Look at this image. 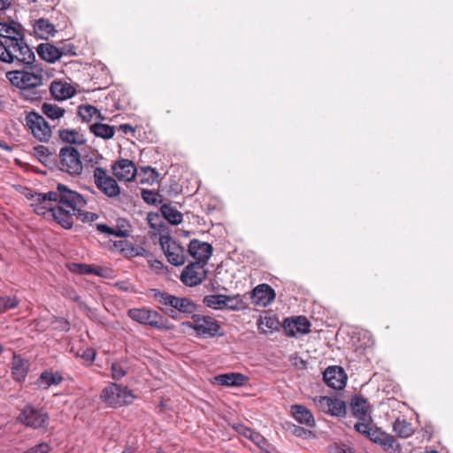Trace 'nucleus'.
<instances>
[{
    "mask_svg": "<svg viewBox=\"0 0 453 453\" xmlns=\"http://www.w3.org/2000/svg\"><path fill=\"white\" fill-rule=\"evenodd\" d=\"M369 439L380 445L388 453H396L400 450L399 445L394 437L378 427H374V431L371 433Z\"/></svg>",
    "mask_w": 453,
    "mask_h": 453,
    "instance_id": "obj_16",
    "label": "nucleus"
},
{
    "mask_svg": "<svg viewBox=\"0 0 453 453\" xmlns=\"http://www.w3.org/2000/svg\"><path fill=\"white\" fill-rule=\"evenodd\" d=\"M153 297L161 305L170 307L165 312L173 319L176 318V311L183 314H192L196 310V303L188 297H178L158 289H153Z\"/></svg>",
    "mask_w": 453,
    "mask_h": 453,
    "instance_id": "obj_4",
    "label": "nucleus"
},
{
    "mask_svg": "<svg viewBox=\"0 0 453 453\" xmlns=\"http://www.w3.org/2000/svg\"><path fill=\"white\" fill-rule=\"evenodd\" d=\"M9 5L8 0H0V11L5 10Z\"/></svg>",
    "mask_w": 453,
    "mask_h": 453,
    "instance_id": "obj_58",
    "label": "nucleus"
},
{
    "mask_svg": "<svg viewBox=\"0 0 453 453\" xmlns=\"http://www.w3.org/2000/svg\"><path fill=\"white\" fill-rule=\"evenodd\" d=\"M225 302L226 295L224 294L207 295L203 299V303L206 307L219 311L225 310Z\"/></svg>",
    "mask_w": 453,
    "mask_h": 453,
    "instance_id": "obj_32",
    "label": "nucleus"
},
{
    "mask_svg": "<svg viewBox=\"0 0 453 453\" xmlns=\"http://www.w3.org/2000/svg\"><path fill=\"white\" fill-rule=\"evenodd\" d=\"M203 265L192 263L187 265L180 274V280L188 287L199 285L205 277V272L203 269Z\"/></svg>",
    "mask_w": 453,
    "mask_h": 453,
    "instance_id": "obj_15",
    "label": "nucleus"
},
{
    "mask_svg": "<svg viewBox=\"0 0 453 453\" xmlns=\"http://www.w3.org/2000/svg\"><path fill=\"white\" fill-rule=\"evenodd\" d=\"M50 449L51 448L48 443L42 442L30 448L25 453H49Z\"/></svg>",
    "mask_w": 453,
    "mask_h": 453,
    "instance_id": "obj_46",
    "label": "nucleus"
},
{
    "mask_svg": "<svg viewBox=\"0 0 453 453\" xmlns=\"http://www.w3.org/2000/svg\"><path fill=\"white\" fill-rule=\"evenodd\" d=\"M162 250L168 262L175 266L182 265L186 261V252L183 247L169 235H162L159 239Z\"/></svg>",
    "mask_w": 453,
    "mask_h": 453,
    "instance_id": "obj_10",
    "label": "nucleus"
},
{
    "mask_svg": "<svg viewBox=\"0 0 453 453\" xmlns=\"http://www.w3.org/2000/svg\"><path fill=\"white\" fill-rule=\"evenodd\" d=\"M18 420L27 427L45 431L50 424V416L42 408L27 404L21 410Z\"/></svg>",
    "mask_w": 453,
    "mask_h": 453,
    "instance_id": "obj_5",
    "label": "nucleus"
},
{
    "mask_svg": "<svg viewBox=\"0 0 453 453\" xmlns=\"http://www.w3.org/2000/svg\"><path fill=\"white\" fill-rule=\"evenodd\" d=\"M59 169L72 176L80 175L83 166L81 154L77 149L72 146H65L59 151Z\"/></svg>",
    "mask_w": 453,
    "mask_h": 453,
    "instance_id": "obj_9",
    "label": "nucleus"
},
{
    "mask_svg": "<svg viewBox=\"0 0 453 453\" xmlns=\"http://www.w3.org/2000/svg\"><path fill=\"white\" fill-rule=\"evenodd\" d=\"M26 125L34 137L40 142H48L51 137V128L45 119L37 112L31 111L26 116Z\"/></svg>",
    "mask_w": 453,
    "mask_h": 453,
    "instance_id": "obj_11",
    "label": "nucleus"
},
{
    "mask_svg": "<svg viewBox=\"0 0 453 453\" xmlns=\"http://www.w3.org/2000/svg\"><path fill=\"white\" fill-rule=\"evenodd\" d=\"M93 176L97 188L108 197H117L120 194L116 180L108 175L104 168L96 167Z\"/></svg>",
    "mask_w": 453,
    "mask_h": 453,
    "instance_id": "obj_12",
    "label": "nucleus"
},
{
    "mask_svg": "<svg viewBox=\"0 0 453 453\" xmlns=\"http://www.w3.org/2000/svg\"><path fill=\"white\" fill-rule=\"evenodd\" d=\"M323 379L328 387L334 389H342L346 385L347 375L342 368L329 366L325 370Z\"/></svg>",
    "mask_w": 453,
    "mask_h": 453,
    "instance_id": "obj_19",
    "label": "nucleus"
},
{
    "mask_svg": "<svg viewBox=\"0 0 453 453\" xmlns=\"http://www.w3.org/2000/svg\"><path fill=\"white\" fill-rule=\"evenodd\" d=\"M59 137L62 141L73 144H83L85 139L81 134L74 129H63L59 131Z\"/></svg>",
    "mask_w": 453,
    "mask_h": 453,
    "instance_id": "obj_34",
    "label": "nucleus"
},
{
    "mask_svg": "<svg viewBox=\"0 0 453 453\" xmlns=\"http://www.w3.org/2000/svg\"><path fill=\"white\" fill-rule=\"evenodd\" d=\"M141 171L142 173L141 183H153L157 181L158 173L154 168L150 166H145L142 167Z\"/></svg>",
    "mask_w": 453,
    "mask_h": 453,
    "instance_id": "obj_41",
    "label": "nucleus"
},
{
    "mask_svg": "<svg viewBox=\"0 0 453 453\" xmlns=\"http://www.w3.org/2000/svg\"><path fill=\"white\" fill-rule=\"evenodd\" d=\"M2 303L4 306V312L10 309L17 307V305L19 304V301L15 296H4L2 297Z\"/></svg>",
    "mask_w": 453,
    "mask_h": 453,
    "instance_id": "obj_43",
    "label": "nucleus"
},
{
    "mask_svg": "<svg viewBox=\"0 0 453 453\" xmlns=\"http://www.w3.org/2000/svg\"><path fill=\"white\" fill-rule=\"evenodd\" d=\"M42 113L50 119H59L65 115V109L52 103H43L42 105Z\"/></svg>",
    "mask_w": 453,
    "mask_h": 453,
    "instance_id": "obj_33",
    "label": "nucleus"
},
{
    "mask_svg": "<svg viewBox=\"0 0 453 453\" xmlns=\"http://www.w3.org/2000/svg\"><path fill=\"white\" fill-rule=\"evenodd\" d=\"M283 328L288 336L297 337L310 333L311 323L305 317L297 316L286 319L283 322Z\"/></svg>",
    "mask_w": 453,
    "mask_h": 453,
    "instance_id": "obj_14",
    "label": "nucleus"
},
{
    "mask_svg": "<svg viewBox=\"0 0 453 453\" xmlns=\"http://www.w3.org/2000/svg\"><path fill=\"white\" fill-rule=\"evenodd\" d=\"M122 453H130V452H126V451H124V452H122Z\"/></svg>",
    "mask_w": 453,
    "mask_h": 453,
    "instance_id": "obj_63",
    "label": "nucleus"
},
{
    "mask_svg": "<svg viewBox=\"0 0 453 453\" xmlns=\"http://www.w3.org/2000/svg\"><path fill=\"white\" fill-rule=\"evenodd\" d=\"M351 410L358 420H372L369 403L363 397L355 396L352 399Z\"/></svg>",
    "mask_w": 453,
    "mask_h": 453,
    "instance_id": "obj_26",
    "label": "nucleus"
},
{
    "mask_svg": "<svg viewBox=\"0 0 453 453\" xmlns=\"http://www.w3.org/2000/svg\"><path fill=\"white\" fill-rule=\"evenodd\" d=\"M53 325L55 329H59L61 331L67 332L70 329L68 321L63 318L56 319L53 322Z\"/></svg>",
    "mask_w": 453,
    "mask_h": 453,
    "instance_id": "obj_48",
    "label": "nucleus"
},
{
    "mask_svg": "<svg viewBox=\"0 0 453 453\" xmlns=\"http://www.w3.org/2000/svg\"><path fill=\"white\" fill-rule=\"evenodd\" d=\"M183 325L196 331L198 336L204 338L214 337L219 334L220 326L212 317L200 314H194L190 321L184 322Z\"/></svg>",
    "mask_w": 453,
    "mask_h": 453,
    "instance_id": "obj_8",
    "label": "nucleus"
},
{
    "mask_svg": "<svg viewBox=\"0 0 453 453\" xmlns=\"http://www.w3.org/2000/svg\"><path fill=\"white\" fill-rule=\"evenodd\" d=\"M2 297H0V313L4 312L3 304H2Z\"/></svg>",
    "mask_w": 453,
    "mask_h": 453,
    "instance_id": "obj_61",
    "label": "nucleus"
},
{
    "mask_svg": "<svg viewBox=\"0 0 453 453\" xmlns=\"http://www.w3.org/2000/svg\"><path fill=\"white\" fill-rule=\"evenodd\" d=\"M130 226L128 225H118L117 228H113L112 235L118 237H127L129 235Z\"/></svg>",
    "mask_w": 453,
    "mask_h": 453,
    "instance_id": "obj_47",
    "label": "nucleus"
},
{
    "mask_svg": "<svg viewBox=\"0 0 453 453\" xmlns=\"http://www.w3.org/2000/svg\"><path fill=\"white\" fill-rule=\"evenodd\" d=\"M78 115L86 122L91 121L93 118H101L100 111L90 104L81 105L78 109Z\"/></svg>",
    "mask_w": 453,
    "mask_h": 453,
    "instance_id": "obj_37",
    "label": "nucleus"
},
{
    "mask_svg": "<svg viewBox=\"0 0 453 453\" xmlns=\"http://www.w3.org/2000/svg\"><path fill=\"white\" fill-rule=\"evenodd\" d=\"M85 357L88 359V360H90V361H93L96 357V352L94 349H88L87 351H85Z\"/></svg>",
    "mask_w": 453,
    "mask_h": 453,
    "instance_id": "obj_56",
    "label": "nucleus"
},
{
    "mask_svg": "<svg viewBox=\"0 0 453 453\" xmlns=\"http://www.w3.org/2000/svg\"><path fill=\"white\" fill-rule=\"evenodd\" d=\"M249 439L257 446H260L261 443H263L265 441L264 437L255 431H252V434L249 437Z\"/></svg>",
    "mask_w": 453,
    "mask_h": 453,
    "instance_id": "obj_51",
    "label": "nucleus"
},
{
    "mask_svg": "<svg viewBox=\"0 0 453 453\" xmlns=\"http://www.w3.org/2000/svg\"><path fill=\"white\" fill-rule=\"evenodd\" d=\"M37 150L41 153H44V150H47V149L43 146H40Z\"/></svg>",
    "mask_w": 453,
    "mask_h": 453,
    "instance_id": "obj_60",
    "label": "nucleus"
},
{
    "mask_svg": "<svg viewBox=\"0 0 453 453\" xmlns=\"http://www.w3.org/2000/svg\"><path fill=\"white\" fill-rule=\"evenodd\" d=\"M291 414L295 420L309 427L315 426V418L311 411L303 405L294 404L291 406Z\"/></svg>",
    "mask_w": 453,
    "mask_h": 453,
    "instance_id": "obj_25",
    "label": "nucleus"
},
{
    "mask_svg": "<svg viewBox=\"0 0 453 453\" xmlns=\"http://www.w3.org/2000/svg\"><path fill=\"white\" fill-rule=\"evenodd\" d=\"M394 432L401 438L410 437L414 429L410 422L404 418H396L393 424Z\"/></svg>",
    "mask_w": 453,
    "mask_h": 453,
    "instance_id": "obj_31",
    "label": "nucleus"
},
{
    "mask_svg": "<svg viewBox=\"0 0 453 453\" xmlns=\"http://www.w3.org/2000/svg\"><path fill=\"white\" fill-rule=\"evenodd\" d=\"M114 176L123 181H132L137 173L135 165L128 159H119L112 165Z\"/></svg>",
    "mask_w": 453,
    "mask_h": 453,
    "instance_id": "obj_18",
    "label": "nucleus"
},
{
    "mask_svg": "<svg viewBox=\"0 0 453 453\" xmlns=\"http://www.w3.org/2000/svg\"><path fill=\"white\" fill-rule=\"evenodd\" d=\"M279 326L280 321L273 316H261L257 320V328L261 334L278 330Z\"/></svg>",
    "mask_w": 453,
    "mask_h": 453,
    "instance_id": "obj_29",
    "label": "nucleus"
},
{
    "mask_svg": "<svg viewBox=\"0 0 453 453\" xmlns=\"http://www.w3.org/2000/svg\"><path fill=\"white\" fill-rule=\"evenodd\" d=\"M161 211L165 219L173 225H178L182 221V214L168 205H163Z\"/></svg>",
    "mask_w": 453,
    "mask_h": 453,
    "instance_id": "obj_38",
    "label": "nucleus"
},
{
    "mask_svg": "<svg viewBox=\"0 0 453 453\" xmlns=\"http://www.w3.org/2000/svg\"><path fill=\"white\" fill-rule=\"evenodd\" d=\"M371 423L372 420H359L354 425V427L358 433L370 438L371 433L374 431V428L371 426Z\"/></svg>",
    "mask_w": 453,
    "mask_h": 453,
    "instance_id": "obj_42",
    "label": "nucleus"
},
{
    "mask_svg": "<svg viewBox=\"0 0 453 453\" xmlns=\"http://www.w3.org/2000/svg\"><path fill=\"white\" fill-rule=\"evenodd\" d=\"M128 317L142 325L157 329H168V320L159 312L148 308H133L127 311Z\"/></svg>",
    "mask_w": 453,
    "mask_h": 453,
    "instance_id": "obj_6",
    "label": "nucleus"
},
{
    "mask_svg": "<svg viewBox=\"0 0 453 453\" xmlns=\"http://www.w3.org/2000/svg\"><path fill=\"white\" fill-rule=\"evenodd\" d=\"M35 62V58L30 62L16 61L13 64H21L22 68L8 71L5 74L10 83L21 90L22 96L31 102L42 97L38 88L43 83V70Z\"/></svg>",
    "mask_w": 453,
    "mask_h": 453,
    "instance_id": "obj_3",
    "label": "nucleus"
},
{
    "mask_svg": "<svg viewBox=\"0 0 453 453\" xmlns=\"http://www.w3.org/2000/svg\"><path fill=\"white\" fill-rule=\"evenodd\" d=\"M3 351V349H2V346L0 345V354L2 353Z\"/></svg>",
    "mask_w": 453,
    "mask_h": 453,
    "instance_id": "obj_62",
    "label": "nucleus"
},
{
    "mask_svg": "<svg viewBox=\"0 0 453 453\" xmlns=\"http://www.w3.org/2000/svg\"><path fill=\"white\" fill-rule=\"evenodd\" d=\"M313 402L320 411L331 416L341 417L346 412L345 403L338 398L317 396L313 398Z\"/></svg>",
    "mask_w": 453,
    "mask_h": 453,
    "instance_id": "obj_13",
    "label": "nucleus"
},
{
    "mask_svg": "<svg viewBox=\"0 0 453 453\" xmlns=\"http://www.w3.org/2000/svg\"><path fill=\"white\" fill-rule=\"evenodd\" d=\"M50 92L55 100L64 101L73 97L76 94V89L69 82L58 80L50 83Z\"/></svg>",
    "mask_w": 453,
    "mask_h": 453,
    "instance_id": "obj_21",
    "label": "nucleus"
},
{
    "mask_svg": "<svg viewBox=\"0 0 453 453\" xmlns=\"http://www.w3.org/2000/svg\"><path fill=\"white\" fill-rule=\"evenodd\" d=\"M69 50L66 47L58 48L50 43H41L37 47V53L39 57L49 62L54 63L61 58L65 54H67Z\"/></svg>",
    "mask_w": 453,
    "mask_h": 453,
    "instance_id": "obj_22",
    "label": "nucleus"
},
{
    "mask_svg": "<svg viewBox=\"0 0 453 453\" xmlns=\"http://www.w3.org/2000/svg\"><path fill=\"white\" fill-rule=\"evenodd\" d=\"M69 270L72 273H79L81 275L95 274L98 276L103 275V268L96 267L92 265L72 263L69 265Z\"/></svg>",
    "mask_w": 453,
    "mask_h": 453,
    "instance_id": "obj_28",
    "label": "nucleus"
},
{
    "mask_svg": "<svg viewBox=\"0 0 453 453\" xmlns=\"http://www.w3.org/2000/svg\"><path fill=\"white\" fill-rule=\"evenodd\" d=\"M235 430L238 434L243 435L246 438H249L252 434V429L243 426V425H237L235 427Z\"/></svg>",
    "mask_w": 453,
    "mask_h": 453,
    "instance_id": "obj_50",
    "label": "nucleus"
},
{
    "mask_svg": "<svg viewBox=\"0 0 453 453\" xmlns=\"http://www.w3.org/2000/svg\"><path fill=\"white\" fill-rule=\"evenodd\" d=\"M293 433L295 435L303 438V439L315 438V434L312 431L305 429L301 426H295Z\"/></svg>",
    "mask_w": 453,
    "mask_h": 453,
    "instance_id": "obj_44",
    "label": "nucleus"
},
{
    "mask_svg": "<svg viewBox=\"0 0 453 453\" xmlns=\"http://www.w3.org/2000/svg\"><path fill=\"white\" fill-rule=\"evenodd\" d=\"M147 263L150 268L157 274H165L167 273V268L165 266L162 261L157 260L154 257V256L150 253L148 255Z\"/></svg>",
    "mask_w": 453,
    "mask_h": 453,
    "instance_id": "obj_40",
    "label": "nucleus"
},
{
    "mask_svg": "<svg viewBox=\"0 0 453 453\" xmlns=\"http://www.w3.org/2000/svg\"><path fill=\"white\" fill-rule=\"evenodd\" d=\"M124 244H126V242L121 241V242H119V244L116 243L115 246L118 249H119L120 250H125Z\"/></svg>",
    "mask_w": 453,
    "mask_h": 453,
    "instance_id": "obj_59",
    "label": "nucleus"
},
{
    "mask_svg": "<svg viewBox=\"0 0 453 453\" xmlns=\"http://www.w3.org/2000/svg\"><path fill=\"white\" fill-rule=\"evenodd\" d=\"M128 253L131 257H145L146 258L148 257V255L150 254L144 248L140 246L133 247L130 249Z\"/></svg>",
    "mask_w": 453,
    "mask_h": 453,
    "instance_id": "obj_49",
    "label": "nucleus"
},
{
    "mask_svg": "<svg viewBox=\"0 0 453 453\" xmlns=\"http://www.w3.org/2000/svg\"><path fill=\"white\" fill-rule=\"evenodd\" d=\"M334 453H354L351 449L346 446L337 447Z\"/></svg>",
    "mask_w": 453,
    "mask_h": 453,
    "instance_id": "obj_55",
    "label": "nucleus"
},
{
    "mask_svg": "<svg viewBox=\"0 0 453 453\" xmlns=\"http://www.w3.org/2000/svg\"><path fill=\"white\" fill-rule=\"evenodd\" d=\"M35 211L39 215L50 214L64 228L70 229L73 225V216L86 220L88 213L84 212L87 204L85 198L66 185L58 183L55 190L47 193H35L33 196Z\"/></svg>",
    "mask_w": 453,
    "mask_h": 453,
    "instance_id": "obj_1",
    "label": "nucleus"
},
{
    "mask_svg": "<svg viewBox=\"0 0 453 453\" xmlns=\"http://www.w3.org/2000/svg\"><path fill=\"white\" fill-rule=\"evenodd\" d=\"M119 129L123 133V134H129V133H134V128L128 125V124H122V125H119Z\"/></svg>",
    "mask_w": 453,
    "mask_h": 453,
    "instance_id": "obj_53",
    "label": "nucleus"
},
{
    "mask_svg": "<svg viewBox=\"0 0 453 453\" xmlns=\"http://www.w3.org/2000/svg\"><path fill=\"white\" fill-rule=\"evenodd\" d=\"M66 296L76 303L80 302L81 297L73 290L67 291Z\"/></svg>",
    "mask_w": 453,
    "mask_h": 453,
    "instance_id": "obj_54",
    "label": "nucleus"
},
{
    "mask_svg": "<svg viewBox=\"0 0 453 453\" xmlns=\"http://www.w3.org/2000/svg\"><path fill=\"white\" fill-rule=\"evenodd\" d=\"M62 381L63 377L60 373L46 370L41 373L36 384L40 388L48 389L51 386L59 385Z\"/></svg>",
    "mask_w": 453,
    "mask_h": 453,
    "instance_id": "obj_27",
    "label": "nucleus"
},
{
    "mask_svg": "<svg viewBox=\"0 0 453 453\" xmlns=\"http://www.w3.org/2000/svg\"><path fill=\"white\" fill-rule=\"evenodd\" d=\"M104 402L111 407H118L125 404H130L135 399L133 391L127 387H123L117 383H111L106 387L101 395Z\"/></svg>",
    "mask_w": 453,
    "mask_h": 453,
    "instance_id": "obj_7",
    "label": "nucleus"
},
{
    "mask_svg": "<svg viewBox=\"0 0 453 453\" xmlns=\"http://www.w3.org/2000/svg\"><path fill=\"white\" fill-rule=\"evenodd\" d=\"M142 197L148 203L154 204L157 201V193L150 189H142Z\"/></svg>",
    "mask_w": 453,
    "mask_h": 453,
    "instance_id": "obj_45",
    "label": "nucleus"
},
{
    "mask_svg": "<svg viewBox=\"0 0 453 453\" xmlns=\"http://www.w3.org/2000/svg\"><path fill=\"white\" fill-rule=\"evenodd\" d=\"M128 366L125 361H116L111 364V377L115 380L122 379L127 373Z\"/></svg>",
    "mask_w": 453,
    "mask_h": 453,
    "instance_id": "obj_39",
    "label": "nucleus"
},
{
    "mask_svg": "<svg viewBox=\"0 0 453 453\" xmlns=\"http://www.w3.org/2000/svg\"><path fill=\"white\" fill-rule=\"evenodd\" d=\"M12 369L13 378L16 380L21 381L25 380L27 373V364L26 361L14 357Z\"/></svg>",
    "mask_w": 453,
    "mask_h": 453,
    "instance_id": "obj_35",
    "label": "nucleus"
},
{
    "mask_svg": "<svg viewBox=\"0 0 453 453\" xmlns=\"http://www.w3.org/2000/svg\"><path fill=\"white\" fill-rule=\"evenodd\" d=\"M188 253L196 260V263L205 265L212 254V247L207 242L194 239L189 242Z\"/></svg>",
    "mask_w": 453,
    "mask_h": 453,
    "instance_id": "obj_17",
    "label": "nucleus"
},
{
    "mask_svg": "<svg viewBox=\"0 0 453 453\" xmlns=\"http://www.w3.org/2000/svg\"><path fill=\"white\" fill-rule=\"evenodd\" d=\"M252 303L266 307L275 299V291L268 284H259L251 291Z\"/></svg>",
    "mask_w": 453,
    "mask_h": 453,
    "instance_id": "obj_20",
    "label": "nucleus"
},
{
    "mask_svg": "<svg viewBox=\"0 0 453 453\" xmlns=\"http://www.w3.org/2000/svg\"><path fill=\"white\" fill-rule=\"evenodd\" d=\"M89 129L94 135L104 140L112 138L115 134L114 127L103 123H94Z\"/></svg>",
    "mask_w": 453,
    "mask_h": 453,
    "instance_id": "obj_30",
    "label": "nucleus"
},
{
    "mask_svg": "<svg viewBox=\"0 0 453 453\" xmlns=\"http://www.w3.org/2000/svg\"><path fill=\"white\" fill-rule=\"evenodd\" d=\"M33 33L39 39L48 40L55 36L57 29L47 19L41 18L34 21Z\"/></svg>",
    "mask_w": 453,
    "mask_h": 453,
    "instance_id": "obj_23",
    "label": "nucleus"
},
{
    "mask_svg": "<svg viewBox=\"0 0 453 453\" xmlns=\"http://www.w3.org/2000/svg\"><path fill=\"white\" fill-rule=\"evenodd\" d=\"M77 303L79 304L80 308L82 311H84L86 312H91L90 308L83 301H81V298H80V302H77Z\"/></svg>",
    "mask_w": 453,
    "mask_h": 453,
    "instance_id": "obj_57",
    "label": "nucleus"
},
{
    "mask_svg": "<svg viewBox=\"0 0 453 453\" xmlns=\"http://www.w3.org/2000/svg\"><path fill=\"white\" fill-rule=\"evenodd\" d=\"M96 228L99 232L101 233H105V234H111L112 235V233H113V228L112 227H110L109 226L105 225V224H98L96 226Z\"/></svg>",
    "mask_w": 453,
    "mask_h": 453,
    "instance_id": "obj_52",
    "label": "nucleus"
},
{
    "mask_svg": "<svg viewBox=\"0 0 453 453\" xmlns=\"http://www.w3.org/2000/svg\"><path fill=\"white\" fill-rule=\"evenodd\" d=\"M225 310L241 311L246 307L243 298L241 295H226Z\"/></svg>",
    "mask_w": 453,
    "mask_h": 453,
    "instance_id": "obj_36",
    "label": "nucleus"
},
{
    "mask_svg": "<svg viewBox=\"0 0 453 453\" xmlns=\"http://www.w3.org/2000/svg\"><path fill=\"white\" fill-rule=\"evenodd\" d=\"M214 380L219 385L227 387H242L247 383L249 378L240 372H228L216 376Z\"/></svg>",
    "mask_w": 453,
    "mask_h": 453,
    "instance_id": "obj_24",
    "label": "nucleus"
},
{
    "mask_svg": "<svg viewBox=\"0 0 453 453\" xmlns=\"http://www.w3.org/2000/svg\"><path fill=\"white\" fill-rule=\"evenodd\" d=\"M34 58L35 53L25 40L21 25L0 22V60L13 64L30 62Z\"/></svg>",
    "mask_w": 453,
    "mask_h": 453,
    "instance_id": "obj_2",
    "label": "nucleus"
}]
</instances>
